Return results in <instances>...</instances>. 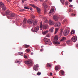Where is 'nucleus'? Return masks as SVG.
<instances>
[{
    "instance_id": "obj_41",
    "label": "nucleus",
    "mask_w": 78,
    "mask_h": 78,
    "mask_svg": "<svg viewBox=\"0 0 78 78\" xmlns=\"http://www.w3.org/2000/svg\"><path fill=\"white\" fill-rule=\"evenodd\" d=\"M30 51V50L29 49H27L26 50V52H29Z\"/></svg>"
},
{
    "instance_id": "obj_17",
    "label": "nucleus",
    "mask_w": 78,
    "mask_h": 78,
    "mask_svg": "<svg viewBox=\"0 0 78 78\" xmlns=\"http://www.w3.org/2000/svg\"><path fill=\"white\" fill-rule=\"evenodd\" d=\"M54 9L53 8H52L51 9V10H50V12H49V14L52 13L53 12H54Z\"/></svg>"
},
{
    "instance_id": "obj_25",
    "label": "nucleus",
    "mask_w": 78,
    "mask_h": 78,
    "mask_svg": "<svg viewBox=\"0 0 78 78\" xmlns=\"http://www.w3.org/2000/svg\"><path fill=\"white\" fill-rule=\"evenodd\" d=\"M51 36V34L50 33L46 35V36L48 37H49L50 36Z\"/></svg>"
},
{
    "instance_id": "obj_43",
    "label": "nucleus",
    "mask_w": 78,
    "mask_h": 78,
    "mask_svg": "<svg viewBox=\"0 0 78 78\" xmlns=\"http://www.w3.org/2000/svg\"><path fill=\"white\" fill-rule=\"evenodd\" d=\"M68 4V1H66L65 3V5H67Z\"/></svg>"
},
{
    "instance_id": "obj_2",
    "label": "nucleus",
    "mask_w": 78,
    "mask_h": 78,
    "mask_svg": "<svg viewBox=\"0 0 78 78\" xmlns=\"http://www.w3.org/2000/svg\"><path fill=\"white\" fill-rule=\"evenodd\" d=\"M40 27L41 30H42V29L43 28L44 29H47V28L49 27V26L48 25H43L42 26V22H41L40 24Z\"/></svg>"
},
{
    "instance_id": "obj_3",
    "label": "nucleus",
    "mask_w": 78,
    "mask_h": 78,
    "mask_svg": "<svg viewBox=\"0 0 78 78\" xmlns=\"http://www.w3.org/2000/svg\"><path fill=\"white\" fill-rule=\"evenodd\" d=\"M26 64H28L29 66H31L33 64V61L32 60L29 59L28 61H26L25 62Z\"/></svg>"
},
{
    "instance_id": "obj_55",
    "label": "nucleus",
    "mask_w": 78,
    "mask_h": 78,
    "mask_svg": "<svg viewBox=\"0 0 78 78\" xmlns=\"http://www.w3.org/2000/svg\"><path fill=\"white\" fill-rule=\"evenodd\" d=\"M44 13H46V10H44Z\"/></svg>"
},
{
    "instance_id": "obj_13",
    "label": "nucleus",
    "mask_w": 78,
    "mask_h": 78,
    "mask_svg": "<svg viewBox=\"0 0 78 78\" xmlns=\"http://www.w3.org/2000/svg\"><path fill=\"white\" fill-rule=\"evenodd\" d=\"M61 25V24L60 22L58 23L55 24L54 26L55 27H60Z\"/></svg>"
},
{
    "instance_id": "obj_14",
    "label": "nucleus",
    "mask_w": 78,
    "mask_h": 78,
    "mask_svg": "<svg viewBox=\"0 0 78 78\" xmlns=\"http://www.w3.org/2000/svg\"><path fill=\"white\" fill-rule=\"evenodd\" d=\"M49 25H53L55 23L51 20H49Z\"/></svg>"
},
{
    "instance_id": "obj_18",
    "label": "nucleus",
    "mask_w": 78,
    "mask_h": 78,
    "mask_svg": "<svg viewBox=\"0 0 78 78\" xmlns=\"http://www.w3.org/2000/svg\"><path fill=\"white\" fill-rule=\"evenodd\" d=\"M48 32V30H46V31H45L44 32H42L43 34L44 35H45Z\"/></svg>"
},
{
    "instance_id": "obj_4",
    "label": "nucleus",
    "mask_w": 78,
    "mask_h": 78,
    "mask_svg": "<svg viewBox=\"0 0 78 78\" xmlns=\"http://www.w3.org/2000/svg\"><path fill=\"white\" fill-rule=\"evenodd\" d=\"M44 40V42L47 44H49V45H51L52 44V42L50 41V39H48L46 38H45Z\"/></svg>"
},
{
    "instance_id": "obj_33",
    "label": "nucleus",
    "mask_w": 78,
    "mask_h": 78,
    "mask_svg": "<svg viewBox=\"0 0 78 78\" xmlns=\"http://www.w3.org/2000/svg\"><path fill=\"white\" fill-rule=\"evenodd\" d=\"M18 54L20 55H21V56L23 55V54L22 53L19 52V53H18Z\"/></svg>"
},
{
    "instance_id": "obj_24",
    "label": "nucleus",
    "mask_w": 78,
    "mask_h": 78,
    "mask_svg": "<svg viewBox=\"0 0 78 78\" xmlns=\"http://www.w3.org/2000/svg\"><path fill=\"white\" fill-rule=\"evenodd\" d=\"M52 65L51 63H48L47 64V66H48V67H51V66Z\"/></svg>"
},
{
    "instance_id": "obj_62",
    "label": "nucleus",
    "mask_w": 78,
    "mask_h": 78,
    "mask_svg": "<svg viewBox=\"0 0 78 78\" xmlns=\"http://www.w3.org/2000/svg\"><path fill=\"white\" fill-rule=\"evenodd\" d=\"M13 23H14V22Z\"/></svg>"
},
{
    "instance_id": "obj_26",
    "label": "nucleus",
    "mask_w": 78,
    "mask_h": 78,
    "mask_svg": "<svg viewBox=\"0 0 78 78\" xmlns=\"http://www.w3.org/2000/svg\"><path fill=\"white\" fill-rule=\"evenodd\" d=\"M60 72L62 75H64L65 72L64 71H63V70H61Z\"/></svg>"
},
{
    "instance_id": "obj_20",
    "label": "nucleus",
    "mask_w": 78,
    "mask_h": 78,
    "mask_svg": "<svg viewBox=\"0 0 78 78\" xmlns=\"http://www.w3.org/2000/svg\"><path fill=\"white\" fill-rule=\"evenodd\" d=\"M54 29V27H52L51 28V29H49V32H53Z\"/></svg>"
},
{
    "instance_id": "obj_38",
    "label": "nucleus",
    "mask_w": 78,
    "mask_h": 78,
    "mask_svg": "<svg viewBox=\"0 0 78 78\" xmlns=\"http://www.w3.org/2000/svg\"><path fill=\"white\" fill-rule=\"evenodd\" d=\"M15 62L18 63V64H20L21 63V62L20 61H16Z\"/></svg>"
},
{
    "instance_id": "obj_32",
    "label": "nucleus",
    "mask_w": 78,
    "mask_h": 78,
    "mask_svg": "<svg viewBox=\"0 0 78 78\" xmlns=\"http://www.w3.org/2000/svg\"><path fill=\"white\" fill-rule=\"evenodd\" d=\"M54 43H55V44H60V43H59L58 42H54Z\"/></svg>"
},
{
    "instance_id": "obj_50",
    "label": "nucleus",
    "mask_w": 78,
    "mask_h": 78,
    "mask_svg": "<svg viewBox=\"0 0 78 78\" xmlns=\"http://www.w3.org/2000/svg\"><path fill=\"white\" fill-rule=\"evenodd\" d=\"M24 58H27V57L26 56H24Z\"/></svg>"
},
{
    "instance_id": "obj_16",
    "label": "nucleus",
    "mask_w": 78,
    "mask_h": 78,
    "mask_svg": "<svg viewBox=\"0 0 78 78\" xmlns=\"http://www.w3.org/2000/svg\"><path fill=\"white\" fill-rule=\"evenodd\" d=\"M9 13H10V11L9 10H8L5 12V15L7 16L9 15Z\"/></svg>"
},
{
    "instance_id": "obj_54",
    "label": "nucleus",
    "mask_w": 78,
    "mask_h": 78,
    "mask_svg": "<svg viewBox=\"0 0 78 78\" xmlns=\"http://www.w3.org/2000/svg\"><path fill=\"white\" fill-rule=\"evenodd\" d=\"M43 51V49H41L40 50V51Z\"/></svg>"
},
{
    "instance_id": "obj_49",
    "label": "nucleus",
    "mask_w": 78,
    "mask_h": 78,
    "mask_svg": "<svg viewBox=\"0 0 78 78\" xmlns=\"http://www.w3.org/2000/svg\"><path fill=\"white\" fill-rule=\"evenodd\" d=\"M76 47H78V44H77L76 45Z\"/></svg>"
},
{
    "instance_id": "obj_1",
    "label": "nucleus",
    "mask_w": 78,
    "mask_h": 78,
    "mask_svg": "<svg viewBox=\"0 0 78 78\" xmlns=\"http://www.w3.org/2000/svg\"><path fill=\"white\" fill-rule=\"evenodd\" d=\"M16 15L14 13H10L9 16H7V18L10 20H13L14 18L13 17H15Z\"/></svg>"
},
{
    "instance_id": "obj_47",
    "label": "nucleus",
    "mask_w": 78,
    "mask_h": 78,
    "mask_svg": "<svg viewBox=\"0 0 78 78\" xmlns=\"http://www.w3.org/2000/svg\"><path fill=\"white\" fill-rule=\"evenodd\" d=\"M75 15H76L75 14H73V13L71 14V16H75Z\"/></svg>"
},
{
    "instance_id": "obj_45",
    "label": "nucleus",
    "mask_w": 78,
    "mask_h": 78,
    "mask_svg": "<svg viewBox=\"0 0 78 78\" xmlns=\"http://www.w3.org/2000/svg\"><path fill=\"white\" fill-rule=\"evenodd\" d=\"M31 16L34 19L35 18V16L33 15H31Z\"/></svg>"
},
{
    "instance_id": "obj_30",
    "label": "nucleus",
    "mask_w": 78,
    "mask_h": 78,
    "mask_svg": "<svg viewBox=\"0 0 78 78\" xmlns=\"http://www.w3.org/2000/svg\"><path fill=\"white\" fill-rule=\"evenodd\" d=\"M27 20L26 19L24 18L23 20V23L24 24H26Z\"/></svg>"
},
{
    "instance_id": "obj_44",
    "label": "nucleus",
    "mask_w": 78,
    "mask_h": 78,
    "mask_svg": "<svg viewBox=\"0 0 78 78\" xmlns=\"http://www.w3.org/2000/svg\"><path fill=\"white\" fill-rule=\"evenodd\" d=\"M43 17V15H40V18H42Z\"/></svg>"
},
{
    "instance_id": "obj_21",
    "label": "nucleus",
    "mask_w": 78,
    "mask_h": 78,
    "mask_svg": "<svg viewBox=\"0 0 78 78\" xmlns=\"http://www.w3.org/2000/svg\"><path fill=\"white\" fill-rule=\"evenodd\" d=\"M37 24V21L36 20H35L34 21L33 23V26L34 27Z\"/></svg>"
},
{
    "instance_id": "obj_40",
    "label": "nucleus",
    "mask_w": 78,
    "mask_h": 78,
    "mask_svg": "<svg viewBox=\"0 0 78 78\" xmlns=\"http://www.w3.org/2000/svg\"><path fill=\"white\" fill-rule=\"evenodd\" d=\"M24 9H27V10H29L30 9V8L28 7H24Z\"/></svg>"
},
{
    "instance_id": "obj_31",
    "label": "nucleus",
    "mask_w": 78,
    "mask_h": 78,
    "mask_svg": "<svg viewBox=\"0 0 78 78\" xmlns=\"http://www.w3.org/2000/svg\"><path fill=\"white\" fill-rule=\"evenodd\" d=\"M63 32V31L62 30H61L60 32V36L62 35Z\"/></svg>"
},
{
    "instance_id": "obj_27",
    "label": "nucleus",
    "mask_w": 78,
    "mask_h": 78,
    "mask_svg": "<svg viewBox=\"0 0 78 78\" xmlns=\"http://www.w3.org/2000/svg\"><path fill=\"white\" fill-rule=\"evenodd\" d=\"M71 40H68V41H66V43L67 44H70L71 43Z\"/></svg>"
},
{
    "instance_id": "obj_9",
    "label": "nucleus",
    "mask_w": 78,
    "mask_h": 78,
    "mask_svg": "<svg viewBox=\"0 0 78 78\" xmlns=\"http://www.w3.org/2000/svg\"><path fill=\"white\" fill-rule=\"evenodd\" d=\"M63 34L64 36H67L69 34V30L67 29L65 30L64 31Z\"/></svg>"
},
{
    "instance_id": "obj_11",
    "label": "nucleus",
    "mask_w": 78,
    "mask_h": 78,
    "mask_svg": "<svg viewBox=\"0 0 78 78\" xmlns=\"http://www.w3.org/2000/svg\"><path fill=\"white\" fill-rule=\"evenodd\" d=\"M53 18H54V20L55 21H57L58 20V17L57 15H55L54 16H53Z\"/></svg>"
},
{
    "instance_id": "obj_56",
    "label": "nucleus",
    "mask_w": 78,
    "mask_h": 78,
    "mask_svg": "<svg viewBox=\"0 0 78 78\" xmlns=\"http://www.w3.org/2000/svg\"><path fill=\"white\" fill-rule=\"evenodd\" d=\"M6 1L8 2H9V0H6Z\"/></svg>"
},
{
    "instance_id": "obj_15",
    "label": "nucleus",
    "mask_w": 78,
    "mask_h": 78,
    "mask_svg": "<svg viewBox=\"0 0 78 78\" xmlns=\"http://www.w3.org/2000/svg\"><path fill=\"white\" fill-rule=\"evenodd\" d=\"M36 10H37V11L38 12V13L39 14H40V11H41V9H40V8H39L37 7H36Z\"/></svg>"
},
{
    "instance_id": "obj_46",
    "label": "nucleus",
    "mask_w": 78,
    "mask_h": 78,
    "mask_svg": "<svg viewBox=\"0 0 78 78\" xmlns=\"http://www.w3.org/2000/svg\"><path fill=\"white\" fill-rule=\"evenodd\" d=\"M73 6V5H69V7H72Z\"/></svg>"
},
{
    "instance_id": "obj_19",
    "label": "nucleus",
    "mask_w": 78,
    "mask_h": 78,
    "mask_svg": "<svg viewBox=\"0 0 78 78\" xmlns=\"http://www.w3.org/2000/svg\"><path fill=\"white\" fill-rule=\"evenodd\" d=\"M54 39L55 41H57L58 40V37L57 35H55V37H54Z\"/></svg>"
},
{
    "instance_id": "obj_39",
    "label": "nucleus",
    "mask_w": 78,
    "mask_h": 78,
    "mask_svg": "<svg viewBox=\"0 0 78 78\" xmlns=\"http://www.w3.org/2000/svg\"><path fill=\"white\" fill-rule=\"evenodd\" d=\"M45 22L46 23H48V21L47 20H46L45 21Z\"/></svg>"
},
{
    "instance_id": "obj_37",
    "label": "nucleus",
    "mask_w": 78,
    "mask_h": 78,
    "mask_svg": "<svg viewBox=\"0 0 78 78\" xmlns=\"http://www.w3.org/2000/svg\"><path fill=\"white\" fill-rule=\"evenodd\" d=\"M24 47L25 48H28L29 46L28 45H24Z\"/></svg>"
},
{
    "instance_id": "obj_58",
    "label": "nucleus",
    "mask_w": 78,
    "mask_h": 78,
    "mask_svg": "<svg viewBox=\"0 0 78 78\" xmlns=\"http://www.w3.org/2000/svg\"><path fill=\"white\" fill-rule=\"evenodd\" d=\"M33 54V53H31V55H32Z\"/></svg>"
},
{
    "instance_id": "obj_10",
    "label": "nucleus",
    "mask_w": 78,
    "mask_h": 78,
    "mask_svg": "<svg viewBox=\"0 0 78 78\" xmlns=\"http://www.w3.org/2000/svg\"><path fill=\"white\" fill-rule=\"evenodd\" d=\"M71 40L73 42H75L77 40V37L76 36L73 37L71 38Z\"/></svg>"
},
{
    "instance_id": "obj_34",
    "label": "nucleus",
    "mask_w": 78,
    "mask_h": 78,
    "mask_svg": "<svg viewBox=\"0 0 78 78\" xmlns=\"http://www.w3.org/2000/svg\"><path fill=\"white\" fill-rule=\"evenodd\" d=\"M30 5L31 6H32V7H33V8H36V7H35L34 5H32V4H30Z\"/></svg>"
},
{
    "instance_id": "obj_59",
    "label": "nucleus",
    "mask_w": 78,
    "mask_h": 78,
    "mask_svg": "<svg viewBox=\"0 0 78 78\" xmlns=\"http://www.w3.org/2000/svg\"><path fill=\"white\" fill-rule=\"evenodd\" d=\"M34 1H37V0H34Z\"/></svg>"
},
{
    "instance_id": "obj_7",
    "label": "nucleus",
    "mask_w": 78,
    "mask_h": 78,
    "mask_svg": "<svg viewBox=\"0 0 78 78\" xmlns=\"http://www.w3.org/2000/svg\"><path fill=\"white\" fill-rule=\"evenodd\" d=\"M48 0H46L45 2L43 4V6L45 9H46L48 7L47 4L45 3L48 2Z\"/></svg>"
},
{
    "instance_id": "obj_53",
    "label": "nucleus",
    "mask_w": 78,
    "mask_h": 78,
    "mask_svg": "<svg viewBox=\"0 0 78 78\" xmlns=\"http://www.w3.org/2000/svg\"><path fill=\"white\" fill-rule=\"evenodd\" d=\"M30 10H31V11H32V10H33L32 8H30Z\"/></svg>"
},
{
    "instance_id": "obj_61",
    "label": "nucleus",
    "mask_w": 78,
    "mask_h": 78,
    "mask_svg": "<svg viewBox=\"0 0 78 78\" xmlns=\"http://www.w3.org/2000/svg\"><path fill=\"white\" fill-rule=\"evenodd\" d=\"M26 0H24V1H26Z\"/></svg>"
},
{
    "instance_id": "obj_12",
    "label": "nucleus",
    "mask_w": 78,
    "mask_h": 78,
    "mask_svg": "<svg viewBox=\"0 0 78 78\" xmlns=\"http://www.w3.org/2000/svg\"><path fill=\"white\" fill-rule=\"evenodd\" d=\"M27 22L29 24H32L33 23V21L31 19H28L27 20Z\"/></svg>"
},
{
    "instance_id": "obj_60",
    "label": "nucleus",
    "mask_w": 78,
    "mask_h": 78,
    "mask_svg": "<svg viewBox=\"0 0 78 78\" xmlns=\"http://www.w3.org/2000/svg\"><path fill=\"white\" fill-rule=\"evenodd\" d=\"M43 47V46H42V47H41V48H42Z\"/></svg>"
},
{
    "instance_id": "obj_28",
    "label": "nucleus",
    "mask_w": 78,
    "mask_h": 78,
    "mask_svg": "<svg viewBox=\"0 0 78 78\" xmlns=\"http://www.w3.org/2000/svg\"><path fill=\"white\" fill-rule=\"evenodd\" d=\"M67 23V20H64L63 21V23Z\"/></svg>"
},
{
    "instance_id": "obj_29",
    "label": "nucleus",
    "mask_w": 78,
    "mask_h": 78,
    "mask_svg": "<svg viewBox=\"0 0 78 78\" xmlns=\"http://www.w3.org/2000/svg\"><path fill=\"white\" fill-rule=\"evenodd\" d=\"M60 2L62 4H64V0H60Z\"/></svg>"
},
{
    "instance_id": "obj_35",
    "label": "nucleus",
    "mask_w": 78,
    "mask_h": 78,
    "mask_svg": "<svg viewBox=\"0 0 78 78\" xmlns=\"http://www.w3.org/2000/svg\"><path fill=\"white\" fill-rule=\"evenodd\" d=\"M75 33V31L74 30H72L71 32V35H72L73 34H74Z\"/></svg>"
},
{
    "instance_id": "obj_57",
    "label": "nucleus",
    "mask_w": 78,
    "mask_h": 78,
    "mask_svg": "<svg viewBox=\"0 0 78 78\" xmlns=\"http://www.w3.org/2000/svg\"><path fill=\"white\" fill-rule=\"evenodd\" d=\"M41 2H42L43 1V0H39Z\"/></svg>"
},
{
    "instance_id": "obj_22",
    "label": "nucleus",
    "mask_w": 78,
    "mask_h": 78,
    "mask_svg": "<svg viewBox=\"0 0 78 78\" xmlns=\"http://www.w3.org/2000/svg\"><path fill=\"white\" fill-rule=\"evenodd\" d=\"M58 28H56L55 29V33H54V34H56L57 32H58Z\"/></svg>"
},
{
    "instance_id": "obj_36",
    "label": "nucleus",
    "mask_w": 78,
    "mask_h": 78,
    "mask_svg": "<svg viewBox=\"0 0 78 78\" xmlns=\"http://www.w3.org/2000/svg\"><path fill=\"white\" fill-rule=\"evenodd\" d=\"M59 69V68L58 67L56 66L55 67V69L56 70H58Z\"/></svg>"
},
{
    "instance_id": "obj_52",
    "label": "nucleus",
    "mask_w": 78,
    "mask_h": 78,
    "mask_svg": "<svg viewBox=\"0 0 78 78\" xmlns=\"http://www.w3.org/2000/svg\"><path fill=\"white\" fill-rule=\"evenodd\" d=\"M24 0H22V3H23L24 2Z\"/></svg>"
},
{
    "instance_id": "obj_42",
    "label": "nucleus",
    "mask_w": 78,
    "mask_h": 78,
    "mask_svg": "<svg viewBox=\"0 0 78 78\" xmlns=\"http://www.w3.org/2000/svg\"><path fill=\"white\" fill-rule=\"evenodd\" d=\"M41 74V73L40 72H38L37 73V75H40Z\"/></svg>"
},
{
    "instance_id": "obj_8",
    "label": "nucleus",
    "mask_w": 78,
    "mask_h": 78,
    "mask_svg": "<svg viewBox=\"0 0 78 78\" xmlns=\"http://www.w3.org/2000/svg\"><path fill=\"white\" fill-rule=\"evenodd\" d=\"M39 66L38 64L34 66L33 67V69L34 70H35V71H38V68L39 67Z\"/></svg>"
},
{
    "instance_id": "obj_6",
    "label": "nucleus",
    "mask_w": 78,
    "mask_h": 78,
    "mask_svg": "<svg viewBox=\"0 0 78 78\" xmlns=\"http://www.w3.org/2000/svg\"><path fill=\"white\" fill-rule=\"evenodd\" d=\"M39 30V28L38 26H37L35 27L33 30V28L31 29V31L32 32H36L37 31Z\"/></svg>"
},
{
    "instance_id": "obj_23",
    "label": "nucleus",
    "mask_w": 78,
    "mask_h": 78,
    "mask_svg": "<svg viewBox=\"0 0 78 78\" xmlns=\"http://www.w3.org/2000/svg\"><path fill=\"white\" fill-rule=\"evenodd\" d=\"M66 40V38H65V37H63L62 38V39L60 41H65Z\"/></svg>"
},
{
    "instance_id": "obj_5",
    "label": "nucleus",
    "mask_w": 78,
    "mask_h": 78,
    "mask_svg": "<svg viewBox=\"0 0 78 78\" xmlns=\"http://www.w3.org/2000/svg\"><path fill=\"white\" fill-rule=\"evenodd\" d=\"M0 7L2 8L3 10H5L6 9V6L2 2H0Z\"/></svg>"
},
{
    "instance_id": "obj_51",
    "label": "nucleus",
    "mask_w": 78,
    "mask_h": 78,
    "mask_svg": "<svg viewBox=\"0 0 78 78\" xmlns=\"http://www.w3.org/2000/svg\"><path fill=\"white\" fill-rule=\"evenodd\" d=\"M69 1L70 2H71L72 1V0H69Z\"/></svg>"
},
{
    "instance_id": "obj_48",
    "label": "nucleus",
    "mask_w": 78,
    "mask_h": 78,
    "mask_svg": "<svg viewBox=\"0 0 78 78\" xmlns=\"http://www.w3.org/2000/svg\"><path fill=\"white\" fill-rule=\"evenodd\" d=\"M52 73L51 72V73H50V75H51V76H52Z\"/></svg>"
}]
</instances>
